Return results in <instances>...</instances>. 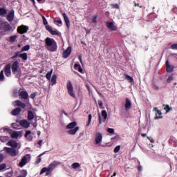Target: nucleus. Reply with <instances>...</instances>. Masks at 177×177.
<instances>
[{"label": "nucleus", "mask_w": 177, "mask_h": 177, "mask_svg": "<svg viewBox=\"0 0 177 177\" xmlns=\"http://www.w3.org/2000/svg\"><path fill=\"white\" fill-rule=\"evenodd\" d=\"M46 48L48 52H56L57 50V42L55 39L46 37L45 39Z\"/></svg>", "instance_id": "f257e3e1"}, {"label": "nucleus", "mask_w": 177, "mask_h": 177, "mask_svg": "<svg viewBox=\"0 0 177 177\" xmlns=\"http://www.w3.org/2000/svg\"><path fill=\"white\" fill-rule=\"evenodd\" d=\"M60 162L58 161L54 160L53 162H51L49 165L48 167H44L41 169L40 171V175H42V174H45L46 172V175H49L57 165H59Z\"/></svg>", "instance_id": "f03ea898"}, {"label": "nucleus", "mask_w": 177, "mask_h": 177, "mask_svg": "<svg viewBox=\"0 0 177 177\" xmlns=\"http://www.w3.org/2000/svg\"><path fill=\"white\" fill-rule=\"evenodd\" d=\"M66 129H71L68 131L69 135H75L80 131V127H77V122H72L66 126Z\"/></svg>", "instance_id": "7ed1b4c3"}, {"label": "nucleus", "mask_w": 177, "mask_h": 177, "mask_svg": "<svg viewBox=\"0 0 177 177\" xmlns=\"http://www.w3.org/2000/svg\"><path fill=\"white\" fill-rule=\"evenodd\" d=\"M12 72L13 74L16 75V78H19L21 72L20 71V68H19V62L15 61L12 63L11 66Z\"/></svg>", "instance_id": "20e7f679"}, {"label": "nucleus", "mask_w": 177, "mask_h": 177, "mask_svg": "<svg viewBox=\"0 0 177 177\" xmlns=\"http://www.w3.org/2000/svg\"><path fill=\"white\" fill-rule=\"evenodd\" d=\"M12 30V26L9 23L0 19V31H4V32H8Z\"/></svg>", "instance_id": "39448f33"}, {"label": "nucleus", "mask_w": 177, "mask_h": 177, "mask_svg": "<svg viewBox=\"0 0 177 177\" xmlns=\"http://www.w3.org/2000/svg\"><path fill=\"white\" fill-rule=\"evenodd\" d=\"M102 142H103V134L100 132H97L95 135L94 145L95 146H101Z\"/></svg>", "instance_id": "423d86ee"}, {"label": "nucleus", "mask_w": 177, "mask_h": 177, "mask_svg": "<svg viewBox=\"0 0 177 177\" xmlns=\"http://www.w3.org/2000/svg\"><path fill=\"white\" fill-rule=\"evenodd\" d=\"M4 151H6L10 156H12V157H16L17 154H19V150L16 149V148H10V147H5L3 148Z\"/></svg>", "instance_id": "0eeeda50"}, {"label": "nucleus", "mask_w": 177, "mask_h": 177, "mask_svg": "<svg viewBox=\"0 0 177 177\" xmlns=\"http://www.w3.org/2000/svg\"><path fill=\"white\" fill-rule=\"evenodd\" d=\"M66 88L68 89V93L71 97H75V93H74V87H73V84L71 81H68Z\"/></svg>", "instance_id": "6e6552de"}, {"label": "nucleus", "mask_w": 177, "mask_h": 177, "mask_svg": "<svg viewBox=\"0 0 177 177\" xmlns=\"http://www.w3.org/2000/svg\"><path fill=\"white\" fill-rule=\"evenodd\" d=\"M19 95L21 96L22 99H24V100H27V99H28V93H27V91L24 88L19 89Z\"/></svg>", "instance_id": "1a4fd4ad"}, {"label": "nucleus", "mask_w": 177, "mask_h": 177, "mask_svg": "<svg viewBox=\"0 0 177 177\" xmlns=\"http://www.w3.org/2000/svg\"><path fill=\"white\" fill-rule=\"evenodd\" d=\"M27 31H28V27L27 26L21 25L17 28L19 34H26Z\"/></svg>", "instance_id": "9d476101"}, {"label": "nucleus", "mask_w": 177, "mask_h": 177, "mask_svg": "<svg viewBox=\"0 0 177 177\" xmlns=\"http://www.w3.org/2000/svg\"><path fill=\"white\" fill-rule=\"evenodd\" d=\"M19 124L21 125V127H22L23 128H25L26 129H27L28 128H30V122H28V120H21L19 121Z\"/></svg>", "instance_id": "9b49d317"}, {"label": "nucleus", "mask_w": 177, "mask_h": 177, "mask_svg": "<svg viewBox=\"0 0 177 177\" xmlns=\"http://www.w3.org/2000/svg\"><path fill=\"white\" fill-rule=\"evenodd\" d=\"M15 57H20V59H22L24 62H26L27 59H28V55H27L26 53H17Z\"/></svg>", "instance_id": "f8f14e48"}, {"label": "nucleus", "mask_w": 177, "mask_h": 177, "mask_svg": "<svg viewBox=\"0 0 177 177\" xmlns=\"http://www.w3.org/2000/svg\"><path fill=\"white\" fill-rule=\"evenodd\" d=\"M4 73L6 77H10L12 75V71H10V64H7L4 68Z\"/></svg>", "instance_id": "ddd939ff"}, {"label": "nucleus", "mask_w": 177, "mask_h": 177, "mask_svg": "<svg viewBox=\"0 0 177 177\" xmlns=\"http://www.w3.org/2000/svg\"><path fill=\"white\" fill-rule=\"evenodd\" d=\"M106 26L107 28L111 30V31H117V27L113 22H106Z\"/></svg>", "instance_id": "4468645a"}, {"label": "nucleus", "mask_w": 177, "mask_h": 177, "mask_svg": "<svg viewBox=\"0 0 177 177\" xmlns=\"http://www.w3.org/2000/svg\"><path fill=\"white\" fill-rule=\"evenodd\" d=\"M27 161H28V156H24L21 158V162L19 164V166L21 168H23V167H24V165H26V164H27Z\"/></svg>", "instance_id": "2eb2a0df"}, {"label": "nucleus", "mask_w": 177, "mask_h": 177, "mask_svg": "<svg viewBox=\"0 0 177 177\" xmlns=\"http://www.w3.org/2000/svg\"><path fill=\"white\" fill-rule=\"evenodd\" d=\"M46 29L47 30V31H49V32H50L52 35H59V31H57V30L56 29L53 30L52 27L49 26H46Z\"/></svg>", "instance_id": "dca6fc26"}, {"label": "nucleus", "mask_w": 177, "mask_h": 177, "mask_svg": "<svg viewBox=\"0 0 177 177\" xmlns=\"http://www.w3.org/2000/svg\"><path fill=\"white\" fill-rule=\"evenodd\" d=\"M131 107H132V102L129 98H126V102L124 104V109L125 110H131Z\"/></svg>", "instance_id": "f3484780"}, {"label": "nucleus", "mask_w": 177, "mask_h": 177, "mask_svg": "<svg viewBox=\"0 0 177 177\" xmlns=\"http://www.w3.org/2000/svg\"><path fill=\"white\" fill-rule=\"evenodd\" d=\"M15 19V10H11L7 16V20L13 21Z\"/></svg>", "instance_id": "a211bd4d"}, {"label": "nucleus", "mask_w": 177, "mask_h": 177, "mask_svg": "<svg viewBox=\"0 0 177 177\" xmlns=\"http://www.w3.org/2000/svg\"><path fill=\"white\" fill-rule=\"evenodd\" d=\"M166 71L167 73H172L174 71V65L169 64V61H166Z\"/></svg>", "instance_id": "6ab92c4d"}, {"label": "nucleus", "mask_w": 177, "mask_h": 177, "mask_svg": "<svg viewBox=\"0 0 177 177\" xmlns=\"http://www.w3.org/2000/svg\"><path fill=\"white\" fill-rule=\"evenodd\" d=\"M62 16L64 17L67 28H70V19H68V17H67L66 12H62Z\"/></svg>", "instance_id": "aec40b11"}, {"label": "nucleus", "mask_w": 177, "mask_h": 177, "mask_svg": "<svg viewBox=\"0 0 177 177\" xmlns=\"http://www.w3.org/2000/svg\"><path fill=\"white\" fill-rule=\"evenodd\" d=\"M153 111L156 112L155 120H160V118H162V116H161L162 113L161 112V111L158 110V108H154Z\"/></svg>", "instance_id": "412c9836"}, {"label": "nucleus", "mask_w": 177, "mask_h": 177, "mask_svg": "<svg viewBox=\"0 0 177 177\" xmlns=\"http://www.w3.org/2000/svg\"><path fill=\"white\" fill-rule=\"evenodd\" d=\"M71 55V47H68L67 49L63 53V57L67 59Z\"/></svg>", "instance_id": "4be33fe9"}, {"label": "nucleus", "mask_w": 177, "mask_h": 177, "mask_svg": "<svg viewBox=\"0 0 177 177\" xmlns=\"http://www.w3.org/2000/svg\"><path fill=\"white\" fill-rule=\"evenodd\" d=\"M8 146H10L11 148L12 149H16L17 148L18 144L17 142L13 140H10L8 143H7Z\"/></svg>", "instance_id": "5701e85b"}, {"label": "nucleus", "mask_w": 177, "mask_h": 177, "mask_svg": "<svg viewBox=\"0 0 177 177\" xmlns=\"http://www.w3.org/2000/svg\"><path fill=\"white\" fill-rule=\"evenodd\" d=\"M35 118V113L32 112V111H28V121H32Z\"/></svg>", "instance_id": "b1692460"}, {"label": "nucleus", "mask_w": 177, "mask_h": 177, "mask_svg": "<svg viewBox=\"0 0 177 177\" xmlns=\"http://www.w3.org/2000/svg\"><path fill=\"white\" fill-rule=\"evenodd\" d=\"M25 138L27 140L31 141L34 137L31 135V131H26L25 133Z\"/></svg>", "instance_id": "393cba45"}, {"label": "nucleus", "mask_w": 177, "mask_h": 177, "mask_svg": "<svg viewBox=\"0 0 177 177\" xmlns=\"http://www.w3.org/2000/svg\"><path fill=\"white\" fill-rule=\"evenodd\" d=\"M124 80H127V81H128V82H129L131 85H133L134 82H133V78L132 77H131L129 75H127V74H124Z\"/></svg>", "instance_id": "a878e982"}, {"label": "nucleus", "mask_w": 177, "mask_h": 177, "mask_svg": "<svg viewBox=\"0 0 177 177\" xmlns=\"http://www.w3.org/2000/svg\"><path fill=\"white\" fill-rule=\"evenodd\" d=\"M15 103L16 106H18L19 107H21V109H26V104L23 103V102L20 100H17L15 102Z\"/></svg>", "instance_id": "bb28decb"}, {"label": "nucleus", "mask_w": 177, "mask_h": 177, "mask_svg": "<svg viewBox=\"0 0 177 177\" xmlns=\"http://www.w3.org/2000/svg\"><path fill=\"white\" fill-rule=\"evenodd\" d=\"M54 23L59 27H62V26H63V22L62 21V19H60V18H55L54 19Z\"/></svg>", "instance_id": "cd10ccee"}, {"label": "nucleus", "mask_w": 177, "mask_h": 177, "mask_svg": "<svg viewBox=\"0 0 177 177\" xmlns=\"http://www.w3.org/2000/svg\"><path fill=\"white\" fill-rule=\"evenodd\" d=\"M21 111V109L17 108L12 111V115H19Z\"/></svg>", "instance_id": "c85d7f7f"}, {"label": "nucleus", "mask_w": 177, "mask_h": 177, "mask_svg": "<svg viewBox=\"0 0 177 177\" xmlns=\"http://www.w3.org/2000/svg\"><path fill=\"white\" fill-rule=\"evenodd\" d=\"M19 135H20L19 132L17 131H13L11 134L10 136L12 139H17L19 138Z\"/></svg>", "instance_id": "c756f323"}, {"label": "nucleus", "mask_w": 177, "mask_h": 177, "mask_svg": "<svg viewBox=\"0 0 177 177\" xmlns=\"http://www.w3.org/2000/svg\"><path fill=\"white\" fill-rule=\"evenodd\" d=\"M75 70H78L79 73H81L82 74H84V70L81 67V65H80L78 64H75Z\"/></svg>", "instance_id": "7c9ffc66"}, {"label": "nucleus", "mask_w": 177, "mask_h": 177, "mask_svg": "<svg viewBox=\"0 0 177 177\" xmlns=\"http://www.w3.org/2000/svg\"><path fill=\"white\" fill-rule=\"evenodd\" d=\"M8 11L6 10V9L3 8H0V16H1V17H5V15H7Z\"/></svg>", "instance_id": "2f4dec72"}, {"label": "nucleus", "mask_w": 177, "mask_h": 177, "mask_svg": "<svg viewBox=\"0 0 177 177\" xmlns=\"http://www.w3.org/2000/svg\"><path fill=\"white\" fill-rule=\"evenodd\" d=\"M56 80H57V75H53L52 78H51V84L52 85H55Z\"/></svg>", "instance_id": "473e14b6"}, {"label": "nucleus", "mask_w": 177, "mask_h": 177, "mask_svg": "<svg viewBox=\"0 0 177 177\" xmlns=\"http://www.w3.org/2000/svg\"><path fill=\"white\" fill-rule=\"evenodd\" d=\"M71 167H72L73 169H77V168L81 167V165H80V163H78V162H75L71 165Z\"/></svg>", "instance_id": "72a5a7b5"}, {"label": "nucleus", "mask_w": 177, "mask_h": 177, "mask_svg": "<svg viewBox=\"0 0 177 177\" xmlns=\"http://www.w3.org/2000/svg\"><path fill=\"white\" fill-rule=\"evenodd\" d=\"M102 117H103L104 118V121H106V120H107V112L106 111V110H103L102 111Z\"/></svg>", "instance_id": "f704fd0d"}, {"label": "nucleus", "mask_w": 177, "mask_h": 177, "mask_svg": "<svg viewBox=\"0 0 177 177\" xmlns=\"http://www.w3.org/2000/svg\"><path fill=\"white\" fill-rule=\"evenodd\" d=\"M30 45H26L21 48V52H27L28 50H30Z\"/></svg>", "instance_id": "c9c22d12"}, {"label": "nucleus", "mask_w": 177, "mask_h": 177, "mask_svg": "<svg viewBox=\"0 0 177 177\" xmlns=\"http://www.w3.org/2000/svg\"><path fill=\"white\" fill-rule=\"evenodd\" d=\"M151 86L154 91H158V89H160L158 85H157V84H156L154 82H152Z\"/></svg>", "instance_id": "e433bc0d"}, {"label": "nucleus", "mask_w": 177, "mask_h": 177, "mask_svg": "<svg viewBox=\"0 0 177 177\" xmlns=\"http://www.w3.org/2000/svg\"><path fill=\"white\" fill-rule=\"evenodd\" d=\"M52 73H53V69H52L50 72L48 73L46 75V78H47V80H50V77H52Z\"/></svg>", "instance_id": "4c0bfd02"}, {"label": "nucleus", "mask_w": 177, "mask_h": 177, "mask_svg": "<svg viewBox=\"0 0 177 177\" xmlns=\"http://www.w3.org/2000/svg\"><path fill=\"white\" fill-rule=\"evenodd\" d=\"M17 39V35L11 36L10 37V41L15 42V41H16Z\"/></svg>", "instance_id": "58836bf2"}, {"label": "nucleus", "mask_w": 177, "mask_h": 177, "mask_svg": "<svg viewBox=\"0 0 177 177\" xmlns=\"http://www.w3.org/2000/svg\"><path fill=\"white\" fill-rule=\"evenodd\" d=\"M5 80V75H3V70L0 72V81H3Z\"/></svg>", "instance_id": "ea45409f"}, {"label": "nucleus", "mask_w": 177, "mask_h": 177, "mask_svg": "<svg viewBox=\"0 0 177 177\" xmlns=\"http://www.w3.org/2000/svg\"><path fill=\"white\" fill-rule=\"evenodd\" d=\"M41 156H44V153H41L37 156V159L36 160V164H39V162H41Z\"/></svg>", "instance_id": "a19ab883"}, {"label": "nucleus", "mask_w": 177, "mask_h": 177, "mask_svg": "<svg viewBox=\"0 0 177 177\" xmlns=\"http://www.w3.org/2000/svg\"><path fill=\"white\" fill-rule=\"evenodd\" d=\"M27 176V171L26 170H23L22 171V174L18 176L17 177H26Z\"/></svg>", "instance_id": "79ce46f5"}, {"label": "nucleus", "mask_w": 177, "mask_h": 177, "mask_svg": "<svg viewBox=\"0 0 177 177\" xmlns=\"http://www.w3.org/2000/svg\"><path fill=\"white\" fill-rule=\"evenodd\" d=\"M172 81H174V76H169V77L167 80V82L168 84H171V82H172Z\"/></svg>", "instance_id": "37998d69"}, {"label": "nucleus", "mask_w": 177, "mask_h": 177, "mask_svg": "<svg viewBox=\"0 0 177 177\" xmlns=\"http://www.w3.org/2000/svg\"><path fill=\"white\" fill-rule=\"evenodd\" d=\"M120 149H121V146H120V145L116 146L113 150L114 153H118V151H120Z\"/></svg>", "instance_id": "c03bdc74"}, {"label": "nucleus", "mask_w": 177, "mask_h": 177, "mask_svg": "<svg viewBox=\"0 0 177 177\" xmlns=\"http://www.w3.org/2000/svg\"><path fill=\"white\" fill-rule=\"evenodd\" d=\"M92 121V115L89 114L88 115V123L86 124V127H89V125H91V122Z\"/></svg>", "instance_id": "a18cd8bd"}, {"label": "nucleus", "mask_w": 177, "mask_h": 177, "mask_svg": "<svg viewBox=\"0 0 177 177\" xmlns=\"http://www.w3.org/2000/svg\"><path fill=\"white\" fill-rule=\"evenodd\" d=\"M42 19H43V24L44 26H48V21L46 20V18L45 17V16H42Z\"/></svg>", "instance_id": "49530a36"}, {"label": "nucleus", "mask_w": 177, "mask_h": 177, "mask_svg": "<svg viewBox=\"0 0 177 177\" xmlns=\"http://www.w3.org/2000/svg\"><path fill=\"white\" fill-rule=\"evenodd\" d=\"M6 168V164L3 163L0 165V171H3Z\"/></svg>", "instance_id": "de8ad7c7"}, {"label": "nucleus", "mask_w": 177, "mask_h": 177, "mask_svg": "<svg viewBox=\"0 0 177 177\" xmlns=\"http://www.w3.org/2000/svg\"><path fill=\"white\" fill-rule=\"evenodd\" d=\"M164 109L166 110V113H169V111L171 110V109L169 107V105H166Z\"/></svg>", "instance_id": "09e8293b"}, {"label": "nucleus", "mask_w": 177, "mask_h": 177, "mask_svg": "<svg viewBox=\"0 0 177 177\" xmlns=\"http://www.w3.org/2000/svg\"><path fill=\"white\" fill-rule=\"evenodd\" d=\"M171 49L173 50H177V44H174L171 46Z\"/></svg>", "instance_id": "8fccbe9b"}, {"label": "nucleus", "mask_w": 177, "mask_h": 177, "mask_svg": "<svg viewBox=\"0 0 177 177\" xmlns=\"http://www.w3.org/2000/svg\"><path fill=\"white\" fill-rule=\"evenodd\" d=\"M107 132H109V133H114V129L109 128Z\"/></svg>", "instance_id": "3c124183"}, {"label": "nucleus", "mask_w": 177, "mask_h": 177, "mask_svg": "<svg viewBox=\"0 0 177 177\" xmlns=\"http://www.w3.org/2000/svg\"><path fill=\"white\" fill-rule=\"evenodd\" d=\"M1 131H3V132H6V131H10V130L8 127H3L2 129H1Z\"/></svg>", "instance_id": "603ef678"}, {"label": "nucleus", "mask_w": 177, "mask_h": 177, "mask_svg": "<svg viewBox=\"0 0 177 177\" xmlns=\"http://www.w3.org/2000/svg\"><path fill=\"white\" fill-rule=\"evenodd\" d=\"M35 96H37V93H33L30 95V98L31 99H35Z\"/></svg>", "instance_id": "864d4df0"}, {"label": "nucleus", "mask_w": 177, "mask_h": 177, "mask_svg": "<svg viewBox=\"0 0 177 177\" xmlns=\"http://www.w3.org/2000/svg\"><path fill=\"white\" fill-rule=\"evenodd\" d=\"M147 139L151 142V143H154V139L151 137H147Z\"/></svg>", "instance_id": "5fc2aeb1"}, {"label": "nucleus", "mask_w": 177, "mask_h": 177, "mask_svg": "<svg viewBox=\"0 0 177 177\" xmlns=\"http://www.w3.org/2000/svg\"><path fill=\"white\" fill-rule=\"evenodd\" d=\"M12 128H14L15 129H19V128L17 127V124H16V123H13V124H12Z\"/></svg>", "instance_id": "6e6d98bb"}, {"label": "nucleus", "mask_w": 177, "mask_h": 177, "mask_svg": "<svg viewBox=\"0 0 177 177\" xmlns=\"http://www.w3.org/2000/svg\"><path fill=\"white\" fill-rule=\"evenodd\" d=\"M97 20V17L95 16L92 19V23H96Z\"/></svg>", "instance_id": "4d7b16f0"}, {"label": "nucleus", "mask_w": 177, "mask_h": 177, "mask_svg": "<svg viewBox=\"0 0 177 177\" xmlns=\"http://www.w3.org/2000/svg\"><path fill=\"white\" fill-rule=\"evenodd\" d=\"M3 160V156L0 155V162H2Z\"/></svg>", "instance_id": "13d9d810"}, {"label": "nucleus", "mask_w": 177, "mask_h": 177, "mask_svg": "<svg viewBox=\"0 0 177 177\" xmlns=\"http://www.w3.org/2000/svg\"><path fill=\"white\" fill-rule=\"evenodd\" d=\"M99 122H100V124H102V116H100V115H99Z\"/></svg>", "instance_id": "bf43d9fd"}, {"label": "nucleus", "mask_w": 177, "mask_h": 177, "mask_svg": "<svg viewBox=\"0 0 177 177\" xmlns=\"http://www.w3.org/2000/svg\"><path fill=\"white\" fill-rule=\"evenodd\" d=\"M62 114H64V115H67V113H66V111H64V110H62L61 111Z\"/></svg>", "instance_id": "052dcab7"}, {"label": "nucleus", "mask_w": 177, "mask_h": 177, "mask_svg": "<svg viewBox=\"0 0 177 177\" xmlns=\"http://www.w3.org/2000/svg\"><path fill=\"white\" fill-rule=\"evenodd\" d=\"M86 34H91V30L86 29Z\"/></svg>", "instance_id": "680f3d73"}, {"label": "nucleus", "mask_w": 177, "mask_h": 177, "mask_svg": "<svg viewBox=\"0 0 177 177\" xmlns=\"http://www.w3.org/2000/svg\"><path fill=\"white\" fill-rule=\"evenodd\" d=\"M113 8H115V9H118V8H120V7L118 6V4H115L113 6Z\"/></svg>", "instance_id": "e2e57ef3"}, {"label": "nucleus", "mask_w": 177, "mask_h": 177, "mask_svg": "<svg viewBox=\"0 0 177 177\" xmlns=\"http://www.w3.org/2000/svg\"><path fill=\"white\" fill-rule=\"evenodd\" d=\"M38 145H39V146H41V145H42V140H40L38 142Z\"/></svg>", "instance_id": "0e129e2a"}, {"label": "nucleus", "mask_w": 177, "mask_h": 177, "mask_svg": "<svg viewBox=\"0 0 177 177\" xmlns=\"http://www.w3.org/2000/svg\"><path fill=\"white\" fill-rule=\"evenodd\" d=\"M34 128H37V122H35L32 124Z\"/></svg>", "instance_id": "69168bd1"}, {"label": "nucleus", "mask_w": 177, "mask_h": 177, "mask_svg": "<svg viewBox=\"0 0 177 177\" xmlns=\"http://www.w3.org/2000/svg\"><path fill=\"white\" fill-rule=\"evenodd\" d=\"M138 171H142V166H138Z\"/></svg>", "instance_id": "338daca9"}, {"label": "nucleus", "mask_w": 177, "mask_h": 177, "mask_svg": "<svg viewBox=\"0 0 177 177\" xmlns=\"http://www.w3.org/2000/svg\"><path fill=\"white\" fill-rule=\"evenodd\" d=\"M141 136H142V138H145V136H147V134L146 133H142V134H141Z\"/></svg>", "instance_id": "774afa93"}]
</instances>
